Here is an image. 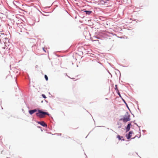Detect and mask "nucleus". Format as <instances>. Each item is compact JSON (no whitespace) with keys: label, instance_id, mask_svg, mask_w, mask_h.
I'll use <instances>...</instances> for the list:
<instances>
[{"label":"nucleus","instance_id":"11","mask_svg":"<svg viewBox=\"0 0 158 158\" xmlns=\"http://www.w3.org/2000/svg\"><path fill=\"white\" fill-rule=\"evenodd\" d=\"M116 92H117V93H118V95L120 97H121V95L120 94V93L119 91V90L118 91H116Z\"/></svg>","mask_w":158,"mask_h":158},{"label":"nucleus","instance_id":"13","mask_svg":"<svg viewBox=\"0 0 158 158\" xmlns=\"http://www.w3.org/2000/svg\"><path fill=\"white\" fill-rule=\"evenodd\" d=\"M136 137V136H135V137L134 138H133V139L134 138Z\"/></svg>","mask_w":158,"mask_h":158},{"label":"nucleus","instance_id":"1","mask_svg":"<svg viewBox=\"0 0 158 158\" xmlns=\"http://www.w3.org/2000/svg\"><path fill=\"white\" fill-rule=\"evenodd\" d=\"M38 112L36 113V115L37 116L40 118H42L45 117V115H49L48 113L44 112L40 110H38Z\"/></svg>","mask_w":158,"mask_h":158},{"label":"nucleus","instance_id":"9","mask_svg":"<svg viewBox=\"0 0 158 158\" xmlns=\"http://www.w3.org/2000/svg\"><path fill=\"white\" fill-rule=\"evenodd\" d=\"M114 89L115 90H116V91H118V87H117V85H115V87L114 88Z\"/></svg>","mask_w":158,"mask_h":158},{"label":"nucleus","instance_id":"14","mask_svg":"<svg viewBox=\"0 0 158 158\" xmlns=\"http://www.w3.org/2000/svg\"><path fill=\"white\" fill-rule=\"evenodd\" d=\"M125 103L126 104V105H127V104L126 103V102H125Z\"/></svg>","mask_w":158,"mask_h":158},{"label":"nucleus","instance_id":"12","mask_svg":"<svg viewBox=\"0 0 158 158\" xmlns=\"http://www.w3.org/2000/svg\"><path fill=\"white\" fill-rule=\"evenodd\" d=\"M42 96L44 98H46V97L45 95L44 94H43L42 95Z\"/></svg>","mask_w":158,"mask_h":158},{"label":"nucleus","instance_id":"3","mask_svg":"<svg viewBox=\"0 0 158 158\" xmlns=\"http://www.w3.org/2000/svg\"><path fill=\"white\" fill-rule=\"evenodd\" d=\"M133 134V132L130 131L129 132L128 134H127L126 135L127 139H129L132 136V134Z\"/></svg>","mask_w":158,"mask_h":158},{"label":"nucleus","instance_id":"6","mask_svg":"<svg viewBox=\"0 0 158 158\" xmlns=\"http://www.w3.org/2000/svg\"><path fill=\"white\" fill-rule=\"evenodd\" d=\"M131 125V123H129L128 124V125L126 127V132H127L128 131L130 130Z\"/></svg>","mask_w":158,"mask_h":158},{"label":"nucleus","instance_id":"10","mask_svg":"<svg viewBox=\"0 0 158 158\" xmlns=\"http://www.w3.org/2000/svg\"><path fill=\"white\" fill-rule=\"evenodd\" d=\"M44 77H45V78L46 80L47 81L48 80V78L47 76L46 75H45L44 76Z\"/></svg>","mask_w":158,"mask_h":158},{"label":"nucleus","instance_id":"4","mask_svg":"<svg viewBox=\"0 0 158 158\" xmlns=\"http://www.w3.org/2000/svg\"><path fill=\"white\" fill-rule=\"evenodd\" d=\"M37 123L44 127H47V125L44 121L38 122Z\"/></svg>","mask_w":158,"mask_h":158},{"label":"nucleus","instance_id":"15","mask_svg":"<svg viewBox=\"0 0 158 158\" xmlns=\"http://www.w3.org/2000/svg\"><path fill=\"white\" fill-rule=\"evenodd\" d=\"M125 103L126 104V105H127V104L126 103V102H125Z\"/></svg>","mask_w":158,"mask_h":158},{"label":"nucleus","instance_id":"7","mask_svg":"<svg viewBox=\"0 0 158 158\" xmlns=\"http://www.w3.org/2000/svg\"><path fill=\"white\" fill-rule=\"evenodd\" d=\"M117 138H118L119 140H124V139H122V138H123V136H121L119 135H117Z\"/></svg>","mask_w":158,"mask_h":158},{"label":"nucleus","instance_id":"8","mask_svg":"<svg viewBox=\"0 0 158 158\" xmlns=\"http://www.w3.org/2000/svg\"><path fill=\"white\" fill-rule=\"evenodd\" d=\"M85 12L87 14H91L92 12V11H86Z\"/></svg>","mask_w":158,"mask_h":158},{"label":"nucleus","instance_id":"17","mask_svg":"<svg viewBox=\"0 0 158 158\" xmlns=\"http://www.w3.org/2000/svg\"><path fill=\"white\" fill-rule=\"evenodd\" d=\"M125 103L126 104V105H127V104L126 103V102H125Z\"/></svg>","mask_w":158,"mask_h":158},{"label":"nucleus","instance_id":"2","mask_svg":"<svg viewBox=\"0 0 158 158\" xmlns=\"http://www.w3.org/2000/svg\"><path fill=\"white\" fill-rule=\"evenodd\" d=\"M120 120H122L125 123L129 121L130 120V116L128 115H125L124 116L123 118H121Z\"/></svg>","mask_w":158,"mask_h":158},{"label":"nucleus","instance_id":"5","mask_svg":"<svg viewBox=\"0 0 158 158\" xmlns=\"http://www.w3.org/2000/svg\"><path fill=\"white\" fill-rule=\"evenodd\" d=\"M37 111L36 109H34L33 110H30L29 111V112L31 114H32L34 113L35 112Z\"/></svg>","mask_w":158,"mask_h":158},{"label":"nucleus","instance_id":"18","mask_svg":"<svg viewBox=\"0 0 158 158\" xmlns=\"http://www.w3.org/2000/svg\"><path fill=\"white\" fill-rule=\"evenodd\" d=\"M125 103L126 104V105H127V104L126 103V102H125Z\"/></svg>","mask_w":158,"mask_h":158},{"label":"nucleus","instance_id":"16","mask_svg":"<svg viewBox=\"0 0 158 158\" xmlns=\"http://www.w3.org/2000/svg\"><path fill=\"white\" fill-rule=\"evenodd\" d=\"M125 103L126 104V105H127V104L126 103V102H125Z\"/></svg>","mask_w":158,"mask_h":158}]
</instances>
